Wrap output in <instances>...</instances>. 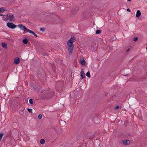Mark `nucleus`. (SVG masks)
<instances>
[{"label": "nucleus", "instance_id": "1", "mask_svg": "<svg viewBox=\"0 0 147 147\" xmlns=\"http://www.w3.org/2000/svg\"><path fill=\"white\" fill-rule=\"evenodd\" d=\"M75 38L74 37L71 36L70 38L68 40L67 44L68 50L69 54H71L72 53L74 45L73 43L75 41Z\"/></svg>", "mask_w": 147, "mask_h": 147}, {"label": "nucleus", "instance_id": "2", "mask_svg": "<svg viewBox=\"0 0 147 147\" xmlns=\"http://www.w3.org/2000/svg\"><path fill=\"white\" fill-rule=\"evenodd\" d=\"M7 26L9 28L14 29L16 27V26L12 23L8 22L7 24Z\"/></svg>", "mask_w": 147, "mask_h": 147}, {"label": "nucleus", "instance_id": "3", "mask_svg": "<svg viewBox=\"0 0 147 147\" xmlns=\"http://www.w3.org/2000/svg\"><path fill=\"white\" fill-rule=\"evenodd\" d=\"M6 16L7 17H8V19L10 21H12L14 19V16L12 14H7Z\"/></svg>", "mask_w": 147, "mask_h": 147}, {"label": "nucleus", "instance_id": "4", "mask_svg": "<svg viewBox=\"0 0 147 147\" xmlns=\"http://www.w3.org/2000/svg\"><path fill=\"white\" fill-rule=\"evenodd\" d=\"M18 26L22 30H28L27 28L25 26L22 24H19L18 25Z\"/></svg>", "mask_w": 147, "mask_h": 147}, {"label": "nucleus", "instance_id": "5", "mask_svg": "<svg viewBox=\"0 0 147 147\" xmlns=\"http://www.w3.org/2000/svg\"><path fill=\"white\" fill-rule=\"evenodd\" d=\"M20 61V60L19 58L17 57L14 59V63L16 64H17L19 63Z\"/></svg>", "mask_w": 147, "mask_h": 147}, {"label": "nucleus", "instance_id": "6", "mask_svg": "<svg viewBox=\"0 0 147 147\" xmlns=\"http://www.w3.org/2000/svg\"><path fill=\"white\" fill-rule=\"evenodd\" d=\"M81 69L82 70L80 72V76L81 79H82L85 77V75L84 71H83L82 69V68Z\"/></svg>", "mask_w": 147, "mask_h": 147}, {"label": "nucleus", "instance_id": "7", "mask_svg": "<svg viewBox=\"0 0 147 147\" xmlns=\"http://www.w3.org/2000/svg\"><path fill=\"white\" fill-rule=\"evenodd\" d=\"M130 142L128 140H124L123 141V143L125 145H127L129 144Z\"/></svg>", "mask_w": 147, "mask_h": 147}, {"label": "nucleus", "instance_id": "8", "mask_svg": "<svg viewBox=\"0 0 147 147\" xmlns=\"http://www.w3.org/2000/svg\"><path fill=\"white\" fill-rule=\"evenodd\" d=\"M141 15V13L139 10H138L137 11L136 13V16L137 18L139 17Z\"/></svg>", "mask_w": 147, "mask_h": 147}, {"label": "nucleus", "instance_id": "9", "mask_svg": "<svg viewBox=\"0 0 147 147\" xmlns=\"http://www.w3.org/2000/svg\"><path fill=\"white\" fill-rule=\"evenodd\" d=\"M28 32H29L30 33L32 34L33 35H34V36L36 37L37 36V35L33 31H32L29 29H28Z\"/></svg>", "mask_w": 147, "mask_h": 147}, {"label": "nucleus", "instance_id": "10", "mask_svg": "<svg viewBox=\"0 0 147 147\" xmlns=\"http://www.w3.org/2000/svg\"><path fill=\"white\" fill-rule=\"evenodd\" d=\"M80 63L82 65H85L86 62L85 60L83 59H82L80 61Z\"/></svg>", "mask_w": 147, "mask_h": 147}, {"label": "nucleus", "instance_id": "11", "mask_svg": "<svg viewBox=\"0 0 147 147\" xmlns=\"http://www.w3.org/2000/svg\"><path fill=\"white\" fill-rule=\"evenodd\" d=\"M1 45L2 46V47L4 48H7V44L3 42L1 43Z\"/></svg>", "mask_w": 147, "mask_h": 147}, {"label": "nucleus", "instance_id": "12", "mask_svg": "<svg viewBox=\"0 0 147 147\" xmlns=\"http://www.w3.org/2000/svg\"><path fill=\"white\" fill-rule=\"evenodd\" d=\"M29 102L30 104L32 105L33 104V100L32 99H30L29 100Z\"/></svg>", "mask_w": 147, "mask_h": 147}, {"label": "nucleus", "instance_id": "13", "mask_svg": "<svg viewBox=\"0 0 147 147\" xmlns=\"http://www.w3.org/2000/svg\"><path fill=\"white\" fill-rule=\"evenodd\" d=\"M86 75L87 77H88L90 78V72L89 71H88V72L86 73Z\"/></svg>", "mask_w": 147, "mask_h": 147}, {"label": "nucleus", "instance_id": "14", "mask_svg": "<svg viewBox=\"0 0 147 147\" xmlns=\"http://www.w3.org/2000/svg\"><path fill=\"white\" fill-rule=\"evenodd\" d=\"M23 42L24 44H27L28 43V39L26 38L24 39L23 40Z\"/></svg>", "mask_w": 147, "mask_h": 147}, {"label": "nucleus", "instance_id": "15", "mask_svg": "<svg viewBox=\"0 0 147 147\" xmlns=\"http://www.w3.org/2000/svg\"><path fill=\"white\" fill-rule=\"evenodd\" d=\"M34 89L35 90V91L38 93L39 92V89L37 87H34Z\"/></svg>", "mask_w": 147, "mask_h": 147}, {"label": "nucleus", "instance_id": "16", "mask_svg": "<svg viewBox=\"0 0 147 147\" xmlns=\"http://www.w3.org/2000/svg\"><path fill=\"white\" fill-rule=\"evenodd\" d=\"M45 140H44L43 139H42L40 140V143L42 144H43L45 143Z\"/></svg>", "mask_w": 147, "mask_h": 147}, {"label": "nucleus", "instance_id": "17", "mask_svg": "<svg viewBox=\"0 0 147 147\" xmlns=\"http://www.w3.org/2000/svg\"><path fill=\"white\" fill-rule=\"evenodd\" d=\"M102 31L100 30H97L96 32V34H99Z\"/></svg>", "mask_w": 147, "mask_h": 147}, {"label": "nucleus", "instance_id": "18", "mask_svg": "<svg viewBox=\"0 0 147 147\" xmlns=\"http://www.w3.org/2000/svg\"><path fill=\"white\" fill-rule=\"evenodd\" d=\"M3 135L4 134L3 133H0V142L1 141V140L2 139L3 136Z\"/></svg>", "mask_w": 147, "mask_h": 147}, {"label": "nucleus", "instance_id": "19", "mask_svg": "<svg viewBox=\"0 0 147 147\" xmlns=\"http://www.w3.org/2000/svg\"><path fill=\"white\" fill-rule=\"evenodd\" d=\"M40 30L42 32H44L45 30V28H40Z\"/></svg>", "mask_w": 147, "mask_h": 147}, {"label": "nucleus", "instance_id": "20", "mask_svg": "<svg viewBox=\"0 0 147 147\" xmlns=\"http://www.w3.org/2000/svg\"><path fill=\"white\" fill-rule=\"evenodd\" d=\"M5 11L3 7H1L0 8V13L1 12H3V11Z\"/></svg>", "mask_w": 147, "mask_h": 147}, {"label": "nucleus", "instance_id": "21", "mask_svg": "<svg viewBox=\"0 0 147 147\" xmlns=\"http://www.w3.org/2000/svg\"><path fill=\"white\" fill-rule=\"evenodd\" d=\"M138 40V37H135V38H134L133 40L134 41H137Z\"/></svg>", "mask_w": 147, "mask_h": 147}, {"label": "nucleus", "instance_id": "22", "mask_svg": "<svg viewBox=\"0 0 147 147\" xmlns=\"http://www.w3.org/2000/svg\"><path fill=\"white\" fill-rule=\"evenodd\" d=\"M42 115H41V114H39L38 116V118L39 119H41L42 118Z\"/></svg>", "mask_w": 147, "mask_h": 147}, {"label": "nucleus", "instance_id": "23", "mask_svg": "<svg viewBox=\"0 0 147 147\" xmlns=\"http://www.w3.org/2000/svg\"><path fill=\"white\" fill-rule=\"evenodd\" d=\"M119 107V105H117L116 106L115 108L114 109L115 110H117L118 109Z\"/></svg>", "mask_w": 147, "mask_h": 147}, {"label": "nucleus", "instance_id": "24", "mask_svg": "<svg viewBox=\"0 0 147 147\" xmlns=\"http://www.w3.org/2000/svg\"><path fill=\"white\" fill-rule=\"evenodd\" d=\"M28 111H29L30 113H32V109L28 108Z\"/></svg>", "mask_w": 147, "mask_h": 147}, {"label": "nucleus", "instance_id": "25", "mask_svg": "<svg viewBox=\"0 0 147 147\" xmlns=\"http://www.w3.org/2000/svg\"><path fill=\"white\" fill-rule=\"evenodd\" d=\"M109 50L110 51H111L112 50V47L110 45L109 46Z\"/></svg>", "mask_w": 147, "mask_h": 147}, {"label": "nucleus", "instance_id": "26", "mask_svg": "<svg viewBox=\"0 0 147 147\" xmlns=\"http://www.w3.org/2000/svg\"><path fill=\"white\" fill-rule=\"evenodd\" d=\"M49 94H50L51 96V97H50V98H51L52 97V96H53V94H54V93L53 92H50L49 93Z\"/></svg>", "mask_w": 147, "mask_h": 147}, {"label": "nucleus", "instance_id": "27", "mask_svg": "<svg viewBox=\"0 0 147 147\" xmlns=\"http://www.w3.org/2000/svg\"><path fill=\"white\" fill-rule=\"evenodd\" d=\"M23 111H20V113L21 114H23Z\"/></svg>", "mask_w": 147, "mask_h": 147}, {"label": "nucleus", "instance_id": "28", "mask_svg": "<svg viewBox=\"0 0 147 147\" xmlns=\"http://www.w3.org/2000/svg\"><path fill=\"white\" fill-rule=\"evenodd\" d=\"M127 11L129 12H130L131 11L129 9H127Z\"/></svg>", "mask_w": 147, "mask_h": 147}, {"label": "nucleus", "instance_id": "29", "mask_svg": "<svg viewBox=\"0 0 147 147\" xmlns=\"http://www.w3.org/2000/svg\"><path fill=\"white\" fill-rule=\"evenodd\" d=\"M129 49H130L129 48L128 49H127V50L126 52H127L129 51Z\"/></svg>", "mask_w": 147, "mask_h": 147}, {"label": "nucleus", "instance_id": "30", "mask_svg": "<svg viewBox=\"0 0 147 147\" xmlns=\"http://www.w3.org/2000/svg\"><path fill=\"white\" fill-rule=\"evenodd\" d=\"M0 16H4V15H3V14H1Z\"/></svg>", "mask_w": 147, "mask_h": 147}, {"label": "nucleus", "instance_id": "31", "mask_svg": "<svg viewBox=\"0 0 147 147\" xmlns=\"http://www.w3.org/2000/svg\"><path fill=\"white\" fill-rule=\"evenodd\" d=\"M29 23H30V24H31V22H28V24H29Z\"/></svg>", "mask_w": 147, "mask_h": 147}, {"label": "nucleus", "instance_id": "32", "mask_svg": "<svg viewBox=\"0 0 147 147\" xmlns=\"http://www.w3.org/2000/svg\"><path fill=\"white\" fill-rule=\"evenodd\" d=\"M127 1H131V0H127Z\"/></svg>", "mask_w": 147, "mask_h": 147}, {"label": "nucleus", "instance_id": "33", "mask_svg": "<svg viewBox=\"0 0 147 147\" xmlns=\"http://www.w3.org/2000/svg\"><path fill=\"white\" fill-rule=\"evenodd\" d=\"M20 107V105H19L18 107Z\"/></svg>", "mask_w": 147, "mask_h": 147}, {"label": "nucleus", "instance_id": "34", "mask_svg": "<svg viewBox=\"0 0 147 147\" xmlns=\"http://www.w3.org/2000/svg\"><path fill=\"white\" fill-rule=\"evenodd\" d=\"M53 66H54V67L55 65H54V64H53Z\"/></svg>", "mask_w": 147, "mask_h": 147}, {"label": "nucleus", "instance_id": "35", "mask_svg": "<svg viewBox=\"0 0 147 147\" xmlns=\"http://www.w3.org/2000/svg\"><path fill=\"white\" fill-rule=\"evenodd\" d=\"M128 75V74H127V75H125L124 76H127Z\"/></svg>", "mask_w": 147, "mask_h": 147}, {"label": "nucleus", "instance_id": "36", "mask_svg": "<svg viewBox=\"0 0 147 147\" xmlns=\"http://www.w3.org/2000/svg\"><path fill=\"white\" fill-rule=\"evenodd\" d=\"M30 43L28 42V45H29V44Z\"/></svg>", "mask_w": 147, "mask_h": 147}, {"label": "nucleus", "instance_id": "37", "mask_svg": "<svg viewBox=\"0 0 147 147\" xmlns=\"http://www.w3.org/2000/svg\"><path fill=\"white\" fill-rule=\"evenodd\" d=\"M146 49L147 50V47H146Z\"/></svg>", "mask_w": 147, "mask_h": 147}, {"label": "nucleus", "instance_id": "38", "mask_svg": "<svg viewBox=\"0 0 147 147\" xmlns=\"http://www.w3.org/2000/svg\"><path fill=\"white\" fill-rule=\"evenodd\" d=\"M1 49H0V51H1Z\"/></svg>", "mask_w": 147, "mask_h": 147}]
</instances>
